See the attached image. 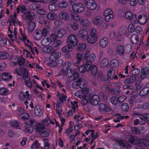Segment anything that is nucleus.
<instances>
[{
  "instance_id": "1",
  "label": "nucleus",
  "mask_w": 149,
  "mask_h": 149,
  "mask_svg": "<svg viewBox=\"0 0 149 149\" xmlns=\"http://www.w3.org/2000/svg\"><path fill=\"white\" fill-rule=\"evenodd\" d=\"M83 93L80 91L76 93V96L81 98L82 100V104H86L88 103L95 106L97 105L100 100L99 96L97 95H93L92 91L90 88H87L83 91Z\"/></svg>"
},
{
  "instance_id": "2",
  "label": "nucleus",
  "mask_w": 149,
  "mask_h": 149,
  "mask_svg": "<svg viewBox=\"0 0 149 149\" xmlns=\"http://www.w3.org/2000/svg\"><path fill=\"white\" fill-rule=\"evenodd\" d=\"M71 63L67 61L64 64L61 72V75L68 78L73 77V79H75L79 77V74L74 69L71 68Z\"/></svg>"
},
{
  "instance_id": "3",
  "label": "nucleus",
  "mask_w": 149,
  "mask_h": 149,
  "mask_svg": "<svg viewBox=\"0 0 149 149\" xmlns=\"http://www.w3.org/2000/svg\"><path fill=\"white\" fill-rule=\"evenodd\" d=\"M97 33V30L95 28L90 29L89 31V34L86 38L87 42L91 44H95L98 39Z\"/></svg>"
},
{
  "instance_id": "4",
  "label": "nucleus",
  "mask_w": 149,
  "mask_h": 149,
  "mask_svg": "<svg viewBox=\"0 0 149 149\" xmlns=\"http://www.w3.org/2000/svg\"><path fill=\"white\" fill-rule=\"evenodd\" d=\"M87 82L86 81L82 78H79L76 81H74L72 84V87L75 88H78L79 87L82 89L81 91H77L75 93L76 96V93L78 91L81 92L82 94L83 93V91L86 90L87 88H89L86 86Z\"/></svg>"
},
{
  "instance_id": "5",
  "label": "nucleus",
  "mask_w": 149,
  "mask_h": 149,
  "mask_svg": "<svg viewBox=\"0 0 149 149\" xmlns=\"http://www.w3.org/2000/svg\"><path fill=\"white\" fill-rule=\"evenodd\" d=\"M90 53V50H87L85 53H78L76 56V61L74 63V65L76 67H77L79 65L82 59L88 60L89 54Z\"/></svg>"
},
{
  "instance_id": "6",
  "label": "nucleus",
  "mask_w": 149,
  "mask_h": 149,
  "mask_svg": "<svg viewBox=\"0 0 149 149\" xmlns=\"http://www.w3.org/2000/svg\"><path fill=\"white\" fill-rule=\"evenodd\" d=\"M84 3L86 8L91 11L95 10L97 7V5L95 0H84Z\"/></svg>"
},
{
  "instance_id": "7",
  "label": "nucleus",
  "mask_w": 149,
  "mask_h": 149,
  "mask_svg": "<svg viewBox=\"0 0 149 149\" xmlns=\"http://www.w3.org/2000/svg\"><path fill=\"white\" fill-rule=\"evenodd\" d=\"M104 20L106 22H109L111 21L114 17L113 12L110 8L106 9L103 13Z\"/></svg>"
},
{
  "instance_id": "8",
  "label": "nucleus",
  "mask_w": 149,
  "mask_h": 149,
  "mask_svg": "<svg viewBox=\"0 0 149 149\" xmlns=\"http://www.w3.org/2000/svg\"><path fill=\"white\" fill-rule=\"evenodd\" d=\"M73 11L76 13H80L83 12L85 10L84 5L81 3H75L72 6Z\"/></svg>"
},
{
  "instance_id": "9",
  "label": "nucleus",
  "mask_w": 149,
  "mask_h": 149,
  "mask_svg": "<svg viewBox=\"0 0 149 149\" xmlns=\"http://www.w3.org/2000/svg\"><path fill=\"white\" fill-rule=\"evenodd\" d=\"M14 73L20 76L22 75L23 78H24L26 76H28L29 75L27 70L22 67L15 68Z\"/></svg>"
},
{
  "instance_id": "10",
  "label": "nucleus",
  "mask_w": 149,
  "mask_h": 149,
  "mask_svg": "<svg viewBox=\"0 0 149 149\" xmlns=\"http://www.w3.org/2000/svg\"><path fill=\"white\" fill-rule=\"evenodd\" d=\"M19 32L20 35L19 37V39L23 41L24 42L25 44L29 48H31V43L27 39V37L25 33L22 31L21 28L19 29Z\"/></svg>"
},
{
  "instance_id": "11",
  "label": "nucleus",
  "mask_w": 149,
  "mask_h": 149,
  "mask_svg": "<svg viewBox=\"0 0 149 149\" xmlns=\"http://www.w3.org/2000/svg\"><path fill=\"white\" fill-rule=\"evenodd\" d=\"M67 42L68 44L75 47L78 43V40L75 35L72 34L68 36L67 39Z\"/></svg>"
},
{
  "instance_id": "12",
  "label": "nucleus",
  "mask_w": 149,
  "mask_h": 149,
  "mask_svg": "<svg viewBox=\"0 0 149 149\" xmlns=\"http://www.w3.org/2000/svg\"><path fill=\"white\" fill-rule=\"evenodd\" d=\"M61 55V53L56 52L55 50H54L51 53L49 60L50 61L54 62L59 58Z\"/></svg>"
},
{
  "instance_id": "13",
  "label": "nucleus",
  "mask_w": 149,
  "mask_h": 149,
  "mask_svg": "<svg viewBox=\"0 0 149 149\" xmlns=\"http://www.w3.org/2000/svg\"><path fill=\"white\" fill-rule=\"evenodd\" d=\"M20 100H29L31 97V95L29 93V91H26L25 93H20L19 96Z\"/></svg>"
},
{
  "instance_id": "14",
  "label": "nucleus",
  "mask_w": 149,
  "mask_h": 149,
  "mask_svg": "<svg viewBox=\"0 0 149 149\" xmlns=\"http://www.w3.org/2000/svg\"><path fill=\"white\" fill-rule=\"evenodd\" d=\"M103 18L101 16H97L93 17L92 19L91 22L94 25H98L102 21Z\"/></svg>"
},
{
  "instance_id": "15",
  "label": "nucleus",
  "mask_w": 149,
  "mask_h": 149,
  "mask_svg": "<svg viewBox=\"0 0 149 149\" xmlns=\"http://www.w3.org/2000/svg\"><path fill=\"white\" fill-rule=\"evenodd\" d=\"M148 74H149V67H146L141 69L140 76L141 79H143L145 78Z\"/></svg>"
},
{
  "instance_id": "16",
  "label": "nucleus",
  "mask_w": 149,
  "mask_h": 149,
  "mask_svg": "<svg viewBox=\"0 0 149 149\" xmlns=\"http://www.w3.org/2000/svg\"><path fill=\"white\" fill-rule=\"evenodd\" d=\"M13 77V76L9 72H3L1 75V79L4 81H9Z\"/></svg>"
},
{
  "instance_id": "17",
  "label": "nucleus",
  "mask_w": 149,
  "mask_h": 149,
  "mask_svg": "<svg viewBox=\"0 0 149 149\" xmlns=\"http://www.w3.org/2000/svg\"><path fill=\"white\" fill-rule=\"evenodd\" d=\"M138 22L141 25H144L147 21V18L146 15L144 14L140 15L138 18Z\"/></svg>"
},
{
  "instance_id": "18",
  "label": "nucleus",
  "mask_w": 149,
  "mask_h": 149,
  "mask_svg": "<svg viewBox=\"0 0 149 149\" xmlns=\"http://www.w3.org/2000/svg\"><path fill=\"white\" fill-rule=\"evenodd\" d=\"M108 40L107 38L104 37L101 38L99 42L100 46L102 48L106 47L108 45Z\"/></svg>"
},
{
  "instance_id": "19",
  "label": "nucleus",
  "mask_w": 149,
  "mask_h": 149,
  "mask_svg": "<svg viewBox=\"0 0 149 149\" xmlns=\"http://www.w3.org/2000/svg\"><path fill=\"white\" fill-rule=\"evenodd\" d=\"M77 35L81 39H84L88 35L87 31L85 29H81L78 31Z\"/></svg>"
},
{
  "instance_id": "20",
  "label": "nucleus",
  "mask_w": 149,
  "mask_h": 149,
  "mask_svg": "<svg viewBox=\"0 0 149 149\" xmlns=\"http://www.w3.org/2000/svg\"><path fill=\"white\" fill-rule=\"evenodd\" d=\"M34 111L36 115L41 116L42 115L43 113V109L41 106L37 105L35 107Z\"/></svg>"
},
{
  "instance_id": "21",
  "label": "nucleus",
  "mask_w": 149,
  "mask_h": 149,
  "mask_svg": "<svg viewBox=\"0 0 149 149\" xmlns=\"http://www.w3.org/2000/svg\"><path fill=\"white\" fill-rule=\"evenodd\" d=\"M60 19L64 20H68L70 19V16L65 11L61 12L58 15Z\"/></svg>"
},
{
  "instance_id": "22",
  "label": "nucleus",
  "mask_w": 149,
  "mask_h": 149,
  "mask_svg": "<svg viewBox=\"0 0 149 149\" xmlns=\"http://www.w3.org/2000/svg\"><path fill=\"white\" fill-rule=\"evenodd\" d=\"M119 33L121 35H127L128 33L127 26L125 25H121L118 31Z\"/></svg>"
},
{
  "instance_id": "23",
  "label": "nucleus",
  "mask_w": 149,
  "mask_h": 149,
  "mask_svg": "<svg viewBox=\"0 0 149 149\" xmlns=\"http://www.w3.org/2000/svg\"><path fill=\"white\" fill-rule=\"evenodd\" d=\"M24 83L26 86L29 88H31L33 86V83L28 76H26L24 78Z\"/></svg>"
},
{
  "instance_id": "24",
  "label": "nucleus",
  "mask_w": 149,
  "mask_h": 149,
  "mask_svg": "<svg viewBox=\"0 0 149 149\" xmlns=\"http://www.w3.org/2000/svg\"><path fill=\"white\" fill-rule=\"evenodd\" d=\"M72 47H73L68 44L62 48V51L64 53H69L72 51Z\"/></svg>"
},
{
  "instance_id": "25",
  "label": "nucleus",
  "mask_w": 149,
  "mask_h": 149,
  "mask_svg": "<svg viewBox=\"0 0 149 149\" xmlns=\"http://www.w3.org/2000/svg\"><path fill=\"white\" fill-rule=\"evenodd\" d=\"M51 42V38H44L42 39L41 40V44L43 46H47L49 45Z\"/></svg>"
},
{
  "instance_id": "26",
  "label": "nucleus",
  "mask_w": 149,
  "mask_h": 149,
  "mask_svg": "<svg viewBox=\"0 0 149 149\" xmlns=\"http://www.w3.org/2000/svg\"><path fill=\"white\" fill-rule=\"evenodd\" d=\"M125 16L127 19L129 20H131L133 17L136 18V15L134 13H132L129 11L126 12L125 14Z\"/></svg>"
},
{
  "instance_id": "27",
  "label": "nucleus",
  "mask_w": 149,
  "mask_h": 149,
  "mask_svg": "<svg viewBox=\"0 0 149 149\" xmlns=\"http://www.w3.org/2000/svg\"><path fill=\"white\" fill-rule=\"evenodd\" d=\"M109 36L111 38H114L115 39L118 41H120L122 40V38L121 36H116V33L114 31H111L109 34Z\"/></svg>"
},
{
  "instance_id": "28",
  "label": "nucleus",
  "mask_w": 149,
  "mask_h": 149,
  "mask_svg": "<svg viewBox=\"0 0 149 149\" xmlns=\"http://www.w3.org/2000/svg\"><path fill=\"white\" fill-rule=\"evenodd\" d=\"M135 103L138 106V108L139 109H146L149 107V102L142 103L141 102H137Z\"/></svg>"
},
{
  "instance_id": "29",
  "label": "nucleus",
  "mask_w": 149,
  "mask_h": 149,
  "mask_svg": "<svg viewBox=\"0 0 149 149\" xmlns=\"http://www.w3.org/2000/svg\"><path fill=\"white\" fill-rule=\"evenodd\" d=\"M24 112V109L22 107H19L17 109L15 110L14 113L15 114L17 115L18 116V117L19 118L22 114H23Z\"/></svg>"
},
{
  "instance_id": "30",
  "label": "nucleus",
  "mask_w": 149,
  "mask_h": 149,
  "mask_svg": "<svg viewBox=\"0 0 149 149\" xmlns=\"http://www.w3.org/2000/svg\"><path fill=\"white\" fill-rule=\"evenodd\" d=\"M41 31L39 29L36 30L34 32L33 36L35 39L36 40H38L40 39L42 36L40 34Z\"/></svg>"
},
{
  "instance_id": "31",
  "label": "nucleus",
  "mask_w": 149,
  "mask_h": 149,
  "mask_svg": "<svg viewBox=\"0 0 149 149\" xmlns=\"http://www.w3.org/2000/svg\"><path fill=\"white\" fill-rule=\"evenodd\" d=\"M139 41L138 36L135 34H132L131 37V41L132 44H137Z\"/></svg>"
},
{
  "instance_id": "32",
  "label": "nucleus",
  "mask_w": 149,
  "mask_h": 149,
  "mask_svg": "<svg viewBox=\"0 0 149 149\" xmlns=\"http://www.w3.org/2000/svg\"><path fill=\"white\" fill-rule=\"evenodd\" d=\"M149 94V87H146L143 88L139 93V95L141 96H144Z\"/></svg>"
},
{
  "instance_id": "33",
  "label": "nucleus",
  "mask_w": 149,
  "mask_h": 149,
  "mask_svg": "<svg viewBox=\"0 0 149 149\" xmlns=\"http://www.w3.org/2000/svg\"><path fill=\"white\" fill-rule=\"evenodd\" d=\"M124 48L122 45L118 46L116 49L117 54L120 55H123L124 54Z\"/></svg>"
},
{
  "instance_id": "34",
  "label": "nucleus",
  "mask_w": 149,
  "mask_h": 149,
  "mask_svg": "<svg viewBox=\"0 0 149 149\" xmlns=\"http://www.w3.org/2000/svg\"><path fill=\"white\" fill-rule=\"evenodd\" d=\"M22 18L24 19L30 20L32 19V17L30 14V12L29 11H26V12L23 13L22 15Z\"/></svg>"
},
{
  "instance_id": "35",
  "label": "nucleus",
  "mask_w": 149,
  "mask_h": 149,
  "mask_svg": "<svg viewBox=\"0 0 149 149\" xmlns=\"http://www.w3.org/2000/svg\"><path fill=\"white\" fill-rule=\"evenodd\" d=\"M143 120L142 117H140L141 120V124L143 125L145 123V120L148 123H149V113H146L143 115Z\"/></svg>"
},
{
  "instance_id": "36",
  "label": "nucleus",
  "mask_w": 149,
  "mask_h": 149,
  "mask_svg": "<svg viewBox=\"0 0 149 149\" xmlns=\"http://www.w3.org/2000/svg\"><path fill=\"white\" fill-rule=\"evenodd\" d=\"M94 130H91L87 131L85 132V134L87 135L90 134H91V137L93 138V139L92 140L91 143H92L93 142L95 139L98 136H97V134L95 136L94 135Z\"/></svg>"
},
{
  "instance_id": "37",
  "label": "nucleus",
  "mask_w": 149,
  "mask_h": 149,
  "mask_svg": "<svg viewBox=\"0 0 149 149\" xmlns=\"http://www.w3.org/2000/svg\"><path fill=\"white\" fill-rule=\"evenodd\" d=\"M35 129L39 133L41 132L44 129V125L42 123L37 124L35 126Z\"/></svg>"
},
{
  "instance_id": "38",
  "label": "nucleus",
  "mask_w": 149,
  "mask_h": 149,
  "mask_svg": "<svg viewBox=\"0 0 149 149\" xmlns=\"http://www.w3.org/2000/svg\"><path fill=\"white\" fill-rule=\"evenodd\" d=\"M0 94L2 95H6L9 94V90L3 87L0 89Z\"/></svg>"
},
{
  "instance_id": "39",
  "label": "nucleus",
  "mask_w": 149,
  "mask_h": 149,
  "mask_svg": "<svg viewBox=\"0 0 149 149\" xmlns=\"http://www.w3.org/2000/svg\"><path fill=\"white\" fill-rule=\"evenodd\" d=\"M110 65L113 68L117 67L119 65V62L118 60L116 59H112L111 61Z\"/></svg>"
},
{
  "instance_id": "40",
  "label": "nucleus",
  "mask_w": 149,
  "mask_h": 149,
  "mask_svg": "<svg viewBox=\"0 0 149 149\" xmlns=\"http://www.w3.org/2000/svg\"><path fill=\"white\" fill-rule=\"evenodd\" d=\"M91 71L92 74L93 76L96 75L97 72V66L93 64L91 65Z\"/></svg>"
},
{
  "instance_id": "41",
  "label": "nucleus",
  "mask_w": 149,
  "mask_h": 149,
  "mask_svg": "<svg viewBox=\"0 0 149 149\" xmlns=\"http://www.w3.org/2000/svg\"><path fill=\"white\" fill-rule=\"evenodd\" d=\"M108 63L109 61L108 59L104 58L100 61V64L101 67L104 68L107 66Z\"/></svg>"
},
{
  "instance_id": "42",
  "label": "nucleus",
  "mask_w": 149,
  "mask_h": 149,
  "mask_svg": "<svg viewBox=\"0 0 149 149\" xmlns=\"http://www.w3.org/2000/svg\"><path fill=\"white\" fill-rule=\"evenodd\" d=\"M63 64V61L62 59H60L58 60L56 62V65H54L51 63H48V65L49 66L53 67L54 66H56L58 67H61Z\"/></svg>"
},
{
  "instance_id": "43",
  "label": "nucleus",
  "mask_w": 149,
  "mask_h": 149,
  "mask_svg": "<svg viewBox=\"0 0 149 149\" xmlns=\"http://www.w3.org/2000/svg\"><path fill=\"white\" fill-rule=\"evenodd\" d=\"M9 56L8 53L6 52H0V59L5 60L7 59Z\"/></svg>"
},
{
  "instance_id": "44",
  "label": "nucleus",
  "mask_w": 149,
  "mask_h": 149,
  "mask_svg": "<svg viewBox=\"0 0 149 149\" xmlns=\"http://www.w3.org/2000/svg\"><path fill=\"white\" fill-rule=\"evenodd\" d=\"M36 27V24L33 22H30L27 26L28 31L29 32H32L35 29Z\"/></svg>"
},
{
  "instance_id": "45",
  "label": "nucleus",
  "mask_w": 149,
  "mask_h": 149,
  "mask_svg": "<svg viewBox=\"0 0 149 149\" xmlns=\"http://www.w3.org/2000/svg\"><path fill=\"white\" fill-rule=\"evenodd\" d=\"M136 141H138L139 143L143 144V145L146 146H149V141L148 140L143 139H137Z\"/></svg>"
},
{
  "instance_id": "46",
  "label": "nucleus",
  "mask_w": 149,
  "mask_h": 149,
  "mask_svg": "<svg viewBox=\"0 0 149 149\" xmlns=\"http://www.w3.org/2000/svg\"><path fill=\"white\" fill-rule=\"evenodd\" d=\"M30 9L32 10H35L40 8V5L38 3H32L29 6Z\"/></svg>"
},
{
  "instance_id": "47",
  "label": "nucleus",
  "mask_w": 149,
  "mask_h": 149,
  "mask_svg": "<svg viewBox=\"0 0 149 149\" xmlns=\"http://www.w3.org/2000/svg\"><path fill=\"white\" fill-rule=\"evenodd\" d=\"M68 5V3L67 1H61L58 4L59 7L61 8H66Z\"/></svg>"
},
{
  "instance_id": "48",
  "label": "nucleus",
  "mask_w": 149,
  "mask_h": 149,
  "mask_svg": "<svg viewBox=\"0 0 149 149\" xmlns=\"http://www.w3.org/2000/svg\"><path fill=\"white\" fill-rule=\"evenodd\" d=\"M7 39L6 38L0 37V46L5 47L7 45Z\"/></svg>"
},
{
  "instance_id": "49",
  "label": "nucleus",
  "mask_w": 149,
  "mask_h": 149,
  "mask_svg": "<svg viewBox=\"0 0 149 149\" xmlns=\"http://www.w3.org/2000/svg\"><path fill=\"white\" fill-rule=\"evenodd\" d=\"M99 108L100 110L104 111H108L110 110L109 107H107L105 105L103 104H100L99 106Z\"/></svg>"
},
{
  "instance_id": "50",
  "label": "nucleus",
  "mask_w": 149,
  "mask_h": 149,
  "mask_svg": "<svg viewBox=\"0 0 149 149\" xmlns=\"http://www.w3.org/2000/svg\"><path fill=\"white\" fill-rule=\"evenodd\" d=\"M92 65L90 61H87L85 64L83 65H84V67L86 70V72H89L90 71Z\"/></svg>"
},
{
  "instance_id": "51",
  "label": "nucleus",
  "mask_w": 149,
  "mask_h": 149,
  "mask_svg": "<svg viewBox=\"0 0 149 149\" xmlns=\"http://www.w3.org/2000/svg\"><path fill=\"white\" fill-rule=\"evenodd\" d=\"M71 17L74 21H76L80 22L81 20L79 16L74 13H72L70 14Z\"/></svg>"
},
{
  "instance_id": "52",
  "label": "nucleus",
  "mask_w": 149,
  "mask_h": 149,
  "mask_svg": "<svg viewBox=\"0 0 149 149\" xmlns=\"http://www.w3.org/2000/svg\"><path fill=\"white\" fill-rule=\"evenodd\" d=\"M80 24L84 26L89 25L90 24V21L87 19H81L80 22Z\"/></svg>"
},
{
  "instance_id": "53",
  "label": "nucleus",
  "mask_w": 149,
  "mask_h": 149,
  "mask_svg": "<svg viewBox=\"0 0 149 149\" xmlns=\"http://www.w3.org/2000/svg\"><path fill=\"white\" fill-rule=\"evenodd\" d=\"M96 58V56L95 54L92 53L90 54V53L88 56V59L87 60V61H90L92 63V62L95 61Z\"/></svg>"
},
{
  "instance_id": "54",
  "label": "nucleus",
  "mask_w": 149,
  "mask_h": 149,
  "mask_svg": "<svg viewBox=\"0 0 149 149\" xmlns=\"http://www.w3.org/2000/svg\"><path fill=\"white\" fill-rule=\"evenodd\" d=\"M26 8L24 6L19 5L17 9V13L19 14L20 11L22 13H24L26 10Z\"/></svg>"
},
{
  "instance_id": "55",
  "label": "nucleus",
  "mask_w": 149,
  "mask_h": 149,
  "mask_svg": "<svg viewBox=\"0 0 149 149\" xmlns=\"http://www.w3.org/2000/svg\"><path fill=\"white\" fill-rule=\"evenodd\" d=\"M14 38H13V36L11 34H8V36L10 38L11 40L13 41L16 40L17 39V29L16 28H14Z\"/></svg>"
},
{
  "instance_id": "56",
  "label": "nucleus",
  "mask_w": 149,
  "mask_h": 149,
  "mask_svg": "<svg viewBox=\"0 0 149 149\" xmlns=\"http://www.w3.org/2000/svg\"><path fill=\"white\" fill-rule=\"evenodd\" d=\"M25 127L26 130L28 132L32 133L33 131V128L32 127V126L29 124H26Z\"/></svg>"
},
{
  "instance_id": "57",
  "label": "nucleus",
  "mask_w": 149,
  "mask_h": 149,
  "mask_svg": "<svg viewBox=\"0 0 149 149\" xmlns=\"http://www.w3.org/2000/svg\"><path fill=\"white\" fill-rule=\"evenodd\" d=\"M57 15L54 13H50L47 15V18L48 19L53 20L55 19L57 17Z\"/></svg>"
},
{
  "instance_id": "58",
  "label": "nucleus",
  "mask_w": 149,
  "mask_h": 149,
  "mask_svg": "<svg viewBox=\"0 0 149 149\" xmlns=\"http://www.w3.org/2000/svg\"><path fill=\"white\" fill-rule=\"evenodd\" d=\"M119 144L121 146L124 147H126L127 148H128V147H130V145L128 144L126 141L121 140L119 141Z\"/></svg>"
},
{
  "instance_id": "59",
  "label": "nucleus",
  "mask_w": 149,
  "mask_h": 149,
  "mask_svg": "<svg viewBox=\"0 0 149 149\" xmlns=\"http://www.w3.org/2000/svg\"><path fill=\"white\" fill-rule=\"evenodd\" d=\"M86 48V45L85 43H81L79 44L77 47V49L79 51H83Z\"/></svg>"
},
{
  "instance_id": "60",
  "label": "nucleus",
  "mask_w": 149,
  "mask_h": 149,
  "mask_svg": "<svg viewBox=\"0 0 149 149\" xmlns=\"http://www.w3.org/2000/svg\"><path fill=\"white\" fill-rule=\"evenodd\" d=\"M115 74V71L112 68L110 69L108 72V76L109 78L111 79L113 78Z\"/></svg>"
},
{
  "instance_id": "61",
  "label": "nucleus",
  "mask_w": 149,
  "mask_h": 149,
  "mask_svg": "<svg viewBox=\"0 0 149 149\" xmlns=\"http://www.w3.org/2000/svg\"><path fill=\"white\" fill-rule=\"evenodd\" d=\"M71 27L74 31H76L77 30L79 27L78 24L76 22H74L70 24Z\"/></svg>"
},
{
  "instance_id": "62",
  "label": "nucleus",
  "mask_w": 149,
  "mask_h": 149,
  "mask_svg": "<svg viewBox=\"0 0 149 149\" xmlns=\"http://www.w3.org/2000/svg\"><path fill=\"white\" fill-rule=\"evenodd\" d=\"M127 29L128 32L130 33H132L135 31V26L133 24H130L129 25Z\"/></svg>"
},
{
  "instance_id": "63",
  "label": "nucleus",
  "mask_w": 149,
  "mask_h": 149,
  "mask_svg": "<svg viewBox=\"0 0 149 149\" xmlns=\"http://www.w3.org/2000/svg\"><path fill=\"white\" fill-rule=\"evenodd\" d=\"M57 96H59V100L60 102H62L63 101L65 100L67 98V97L64 95L61 94L60 95V93L58 92L57 94Z\"/></svg>"
},
{
  "instance_id": "64",
  "label": "nucleus",
  "mask_w": 149,
  "mask_h": 149,
  "mask_svg": "<svg viewBox=\"0 0 149 149\" xmlns=\"http://www.w3.org/2000/svg\"><path fill=\"white\" fill-rule=\"evenodd\" d=\"M74 125V123L72 122H70V126L69 128L67 129L65 132L66 133L69 134L70 132H72L73 131V126Z\"/></svg>"
}]
</instances>
